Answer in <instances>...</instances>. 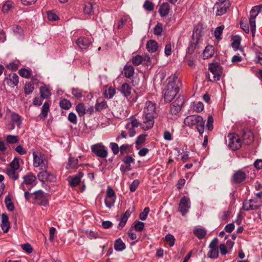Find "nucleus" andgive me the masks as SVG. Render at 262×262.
Segmentation results:
<instances>
[{
  "mask_svg": "<svg viewBox=\"0 0 262 262\" xmlns=\"http://www.w3.org/2000/svg\"><path fill=\"white\" fill-rule=\"evenodd\" d=\"M194 110L196 112H201L204 109V105L202 102H199L194 106Z\"/></svg>",
  "mask_w": 262,
  "mask_h": 262,
  "instance_id": "obj_64",
  "label": "nucleus"
},
{
  "mask_svg": "<svg viewBox=\"0 0 262 262\" xmlns=\"http://www.w3.org/2000/svg\"><path fill=\"white\" fill-rule=\"evenodd\" d=\"M209 70L213 75V79H209V81H217L220 80L223 73V68L217 62L212 63L209 64Z\"/></svg>",
  "mask_w": 262,
  "mask_h": 262,
  "instance_id": "obj_8",
  "label": "nucleus"
},
{
  "mask_svg": "<svg viewBox=\"0 0 262 262\" xmlns=\"http://www.w3.org/2000/svg\"><path fill=\"white\" fill-rule=\"evenodd\" d=\"M169 5L167 3H164L160 6L159 9V13L162 17L167 16L169 12Z\"/></svg>",
  "mask_w": 262,
  "mask_h": 262,
  "instance_id": "obj_21",
  "label": "nucleus"
},
{
  "mask_svg": "<svg viewBox=\"0 0 262 262\" xmlns=\"http://www.w3.org/2000/svg\"><path fill=\"white\" fill-rule=\"evenodd\" d=\"M125 248V244L123 242L120 238H118L115 241L114 244V249L116 251H121L124 250Z\"/></svg>",
  "mask_w": 262,
  "mask_h": 262,
  "instance_id": "obj_23",
  "label": "nucleus"
},
{
  "mask_svg": "<svg viewBox=\"0 0 262 262\" xmlns=\"http://www.w3.org/2000/svg\"><path fill=\"white\" fill-rule=\"evenodd\" d=\"M48 176V172L45 169V171L40 172L38 174V179L42 182L47 181V178Z\"/></svg>",
  "mask_w": 262,
  "mask_h": 262,
  "instance_id": "obj_55",
  "label": "nucleus"
},
{
  "mask_svg": "<svg viewBox=\"0 0 262 262\" xmlns=\"http://www.w3.org/2000/svg\"><path fill=\"white\" fill-rule=\"evenodd\" d=\"M184 122L185 125L190 127L196 125L198 131L200 135H202L204 133L205 120L202 116L196 115L188 116L184 119Z\"/></svg>",
  "mask_w": 262,
  "mask_h": 262,
  "instance_id": "obj_2",
  "label": "nucleus"
},
{
  "mask_svg": "<svg viewBox=\"0 0 262 262\" xmlns=\"http://www.w3.org/2000/svg\"><path fill=\"white\" fill-rule=\"evenodd\" d=\"M23 249L28 253H31L33 251V248L30 244L27 243L21 245Z\"/></svg>",
  "mask_w": 262,
  "mask_h": 262,
  "instance_id": "obj_62",
  "label": "nucleus"
},
{
  "mask_svg": "<svg viewBox=\"0 0 262 262\" xmlns=\"http://www.w3.org/2000/svg\"><path fill=\"white\" fill-rule=\"evenodd\" d=\"M229 148L232 150H236L242 146V141L238 135L235 133L229 134L226 140Z\"/></svg>",
  "mask_w": 262,
  "mask_h": 262,
  "instance_id": "obj_5",
  "label": "nucleus"
},
{
  "mask_svg": "<svg viewBox=\"0 0 262 262\" xmlns=\"http://www.w3.org/2000/svg\"><path fill=\"white\" fill-rule=\"evenodd\" d=\"M208 256L211 258H217L219 256V250L218 249H210L208 253Z\"/></svg>",
  "mask_w": 262,
  "mask_h": 262,
  "instance_id": "obj_48",
  "label": "nucleus"
},
{
  "mask_svg": "<svg viewBox=\"0 0 262 262\" xmlns=\"http://www.w3.org/2000/svg\"><path fill=\"white\" fill-rule=\"evenodd\" d=\"M68 120L73 124H76L77 118L76 114L73 112L70 113L68 116Z\"/></svg>",
  "mask_w": 262,
  "mask_h": 262,
  "instance_id": "obj_57",
  "label": "nucleus"
},
{
  "mask_svg": "<svg viewBox=\"0 0 262 262\" xmlns=\"http://www.w3.org/2000/svg\"><path fill=\"white\" fill-rule=\"evenodd\" d=\"M16 170L11 169L10 168L6 169V173L10 178L14 180H16L19 178V174L16 171Z\"/></svg>",
  "mask_w": 262,
  "mask_h": 262,
  "instance_id": "obj_37",
  "label": "nucleus"
},
{
  "mask_svg": "<svg viewBox=\"0 0 262 262\" xmlns=\"http://www.w3.org/2000/svg\"><path fill=\"white\" fill-rule=\"evenodd\" d=\"M11 169L18 170L19 168V159L15 158L10 163Z\"/></svg>",
  "mask_w": 262,
  "mask_h": 262,
  "instance_id": "obj_45",
  "label": "nucleus"
},
{
  "mask_svg": "<svg viewBox=\"0 0 262 262\" xmlns=\"http://www.w3.org/2000/svg\"><path fill=\"white\" fill-rule=\"evenodd\" d=\"M6 141L9 144H14L18 142V138L17 136L9 135L6 137Z\"/></svg>",
  "mask_w": 262,
  "mask_h": 262,
  "instance_id": "obj_41",
  "label": "nucleus"
},
{
  "mask_svg": "<svg viewBox=\"0 0 262 262\" xmlns=\"http://www.w3.org/2000/svg\"><path fill=\"white\" fill-rule=\"evenodd\" d=\"M194 234L199 239L203 238L206 235V231L204 229L198 228L194 230Z\"/></svg>",
  "mask_w": 262,
  "mask_h": 262,
  "instance_id": "obj_36",
  "label": "nucleus"
},
{
  "mask_svg": "<svg viewBox=\"0 0 262 262\" xmlns=\"http://www.w3.org/2000/svg\"><path fill=\"white\" fill-rule=\"evenodd\" d=\"M139 125V121L136 119H133L131 120L130 123H127L125 125V128L126 129H130L131 127L134 128L135 127H138Z\"/></svg>",
  "mask_w": 262,
  "mask_h": 262,
  "instance_id": "obj_51",
  "label": "nucleus"
},
{
  "mask_svg": "<svg viewBox=\"0 0 262 262\" xmlns=\"http://www.w3.org/2000/svg\"><path fill=\"white\" fill-rule=\"evenodd\" d=\"M78 163V160L77 158L70 157L69 159L68 164L73 168H77L76 166Z\"/></svg>",
  "mask_w": 262,
  "mask_h": 262,
  "instance_id": "obj_61",
  "label": "nucleus"
},
{
  "mask_svg": "<svg viewBox=\"0 0 262 262\" xmlns=\"http://www.w3.org/2000/svg\"><path fill=\"white\" fill-rule=\"evenodd\" d=\"M91 150L93 153L101 158H105L108 155L107 149L102 143L92 145Z\"/></svg>",
  "mask_w": 262,
  "mask_h": 262,
  "instance_id": "obj_9",
  "label": "nucleus"
},
{
  "mask_svg": "<svg viewBox=\"0 0 262 262\" xmlns=\"http://www.w3.org/2000/svg\"><path fill=\"white\" fill-rule=\"evenodd\" d=\"M213 117L210 115L208 116V118H207V125H206V127L208 130L211 131L213 129Z\"/></svg>",
  "mask_w": 262,
  "mask_h": 262,
  "instance_id": "obj_56",
  "label": "nucleus"
},
{
  "mask_svg": "<svg viewBox=\"0 0 262 262\" xmlns=\"http://www.w3.org/2000/svg\"><path fill=\"white\" fill-rule=\"evenodd\" d=\"M4 81L11 88H14L18 84L19 77L16 73H11L5 77Z\"/></svg>",
  "mask_w": 262,
  "mask_h": 262,
  "instance_id": "obj_14",
  "label": "nucleus"
},
{
  "mask_svg": "<svg viewBox=\"0 0 262 262\" xmlns=\"http://www.w3.org/2000/svg\"><path fill=\"white\" fill-rule=\"evenodd\" d=\"M15 150L20 155H24L27 153L26 150L21 145H17L15 147Z\"/></svg>",
  "mask_w": 262,
  "mask_h": 262,
  "instance_id": "obj_63",
  "label": "nucleus"
},
{
  "mask_svg": "<svg viewBox=\"0 0 262 262\" xmlns=\"http://www.w3.org/2000/svg\"><path fill=\"white\" fill-rule=\"evenodd\" d=\"M124 73L126 78H130L134 74V67L131 65H125L124 67Z\"/></svg>",
  "mask_w": 262,
  "mask_h": 262,
  "instance_id": "obj_24",
  "label": "nucleus"
},
{
  "mask_svg": "<svg viewBox=\"0 0 262 262\" xmlns=\"http://www.w3.org/2000/svg\"><path fill=\"white\" fill-rule=\"evenodd\" d=\"M114 155H116L119 153V147L116 143L111 142L109 145Z\"/></svg>",
  "mask_w": 262,
  "mask_h": 262,
  "instance_id": "obj_49",
  "label": "nucleus"
},
{
  "mask_svg": "<svg viewBox=\"0 0 262 262\" xmlns=\"http://www.w3.org/2000/svg\"><path fill=\"white\" fill-rule=\"evenodd\" d=\"M128 219V217L127 216H125L123 214H121V215L120 216V222H119L118 227H117L118 230H121L123 228V227L125 226Z\"/></svg>",
  "mask_w": 262,
  "mask_h": 262,
  "instance_id": "obj_40",
  "label": "nucleus"
},
{
  "mask_svg": "<svg viewBox=\"0 0 262 262\" xmlns=\"http://www.w3.org/2000/svg\"><path fill=\"white\" fill-rule=\"evenodd\" d=\"M33 166L35 167H41V169H46L48 167V161L45 155L39 152L38 154L33 152Z\"/></svg>",
  "mask_w": 262,
  "mask_h": 262,
  "instance_id": "obj_7",
  "label": "nucleus"
},
{
  "mask_svg": "<svg viewBox=\"0 0 262 262\" xmlns=\"http://www.w3.org/2000/svg\"><path fill=\"white\" fill-rule=\"evenodd\" d=\"M108 107L107 102L105 100L99 102L98 100H97L95 105V109L96 112H100L106 108Z\"/></svg>",
  "mask_w": 262,
  "mask_h": 262,
  "instance_id": "obj_26",
  "label": "nucleus"
},
{
  "mask_svg": "<svg viewBox=\"0 0 262 262\" xmlns=\"http://www.w3.org/2000/svg\"><path fill=\"white\" fill-rule=\"evenodd\" d=\"M76 111L79 117L84 116L86 114V108L84 103H78L76 106Z\"/></svg>",
  "mask_w": 262,
  "mask_h": 262,
  "instance_id": "obj_28",
  "label": "nucleus"
},
{
  "mask_svg": "<svg viewBox=\"0 0 262 262\" xmlns=\"http://www.w3.org/2000/svg\"><path fill=\"white\" fill-rule=\"evenodd\" d=\"M132 88L131 86L127 83H124L120 89V91L122 94L124 95L126 97L129 96L132 93Z\"/></svg>",
  "mask_w": 262,
  "mask_h": 262,
  "instance_id": "obj_19",
  "label": "nucleus"
},
{
  "mask_svg": "<svg viewBox=\"0 0 262 262\" xmlns=\"http://www.w3.org/2000/svg\"><path fill=\"white\" fill-rule=\"evenodd\" d=\"M179 84H180V81L176 76L173 75L169 77L168 83L163 91L164 99L166 102H171L179 93Z\"/></svg>",
  "mask_w": 262,
  "mask_h": 262,
  "instance_id": "obj_1",
  "label": "nucleus"
},
{
  "mask_svg": "<svg viewBox=\"0 0 262 262\" xmlns=\"http://www.w3.org/2000/svg\"><path fill=\"white\" fill-rule=\"evenodd\" d=\"M106 88L104 93L105 97L108 99L112 98L116 93L115 89L113 88L112 86H109L108 88L107 86Z\"/></svg>",
  "mask_w": 262,
  "mask_h": 262,
  "instance_id": "obj_33",
  "label": "nucleus"
},
{
  "mask_svg": "<svg viewBox=\"0 0 262 262\" xmlns=\"http://www.w3.org/2000/svg\"><path fill=\"white\" fill-rule=\"evenodd\" d=\"M229 7V4L226 0H219L214 6L213 9L216 11V15L221 16L225 14Z\"/></svg>",
  "mask_w": 262,
  "mask_h": 262,
  "instance_id": "obj_10",
  "label": "nucleus"
},
{
  "mask_svg": "<svg viewBox=\"0 0 262 262\" xmlns=\"http://www.w3.org/2000/svg\"><path fill=\"white\" fill-rule=\"evenodd\" d=\"M159 45L154 40H148V52L155 53L158 51Z\"/></svg>",
  "mask_w": 262,
  "mask_h": 262,
  "instance_id": "obj_22",
  "label": "nucleus"
},
{
  "mask_svg": "<svg viewBox=\"0 0 262 262\" xmlns=\"http://www.w3.org/2000/svg\"><path fill=\"white\" fill-rule=\"evenodd\" d=\"M246 177V173L242 169H241L233 173L231 178V182L234 184H239L244 182Z\"/></svg>",
  "mask_w": 262,
  "mask_h": 262,
  "instance_id": "obj_12",
  "label": "nucleus"
},
{
  "mask_svg": "<svg viewBox=\"0 0 262 262\" xmlns=\"http://www.w3.org/2000/svg\"><path fill=\"white\" fill-rule=\"evenodd\" d=\"M33 204L47 207L49 205V194L43 192L42 190H38L33 193Z\"/></svg>",
  "mask_w": 262,
  "mask_h": 262,
  "instance_id": "obj_3",
  "label": "nucleus"
},
{
  "mask_svg": "<svg viewBox=\"0 0 262 262\" xmlns=\"http://www.w3.org/2000/svg\"><path fill=\"white\" fill-rule=\"evenodd\" d=\"M198 42V38L196 41L193 40V41H191L189 43V47L187 48V53L188 54H192L194 53L195 49L197 48Z\"/></svg>",
  "mask_w": 262,
  "mask_h": 262,
  "instance_id": "obj_35",
  "label": "nucleus"
},
{
  "mask_svg": "<svg viewBox=\"0 0 262 262\" xmlns=\"http://www.w3.org/2000/svg\"><path fill=\"white\" fill-rule=\"evenodd\" d=\"M165 241L168 243L170 247H172L174 245L175 238L173 235L170 234H167L165 236Z\"/></svg>",
  "mask_w": 262,
  "mask_h": 262,
  "instance_id": "obj_47",
  "label": "nucleus"
},
{
  "mask_svg": "<svg viewBox=\"0 0 262 262\" xmlns=\"http://www.w3.org/2000/svg\"><path fill=\"white\" fill-rule=\"evenodd\" d=\"M214 53V48L212 46H207L203 52L204 59H208L213 56Z\"/></svg>",
  "mask_w": 262,
  "mask_h": 262,
  "instance_id": "obj_20",
  "label": "nucleus"
},
{
  "mask_svg": "<svg viewBox=\"0 0 262 262\" xmlns=\"http://www.w3.org/2000/svg\"><path fill=\"white\" fill-rule=\"evenodd\" d=\"M5 203L6 204V206L7 209L10 211H13L14 209V205L13 203L11 200V198L9 195H8L6 196L5 199Z\"/></svg>",
  "mask_w": 262,
  "mask_h": 262,
  "instance_id": "obj_29",
  "label": "nucleus"
},
{
  "mask_svg": "<svg viewBox=\"0 0 262 262\" xmlns=\"http://www.w3.org/2000/svg\"><path fill=\"white\" fill-rule=\"evenodd\" d=\"M7 149L5 143L3 141L0 139V160L2 161H5V158L2 157V155H4Z\"/></svg>",
  "mask_w": 262,
  "mask_h": 262,
  "instance_id": "obj_44",
  "label": "nucleus"
},
{
  "mask_svg": "<svg viewBox=\"0 0 262 262\" xmlns=\"http://www.w3.org/2000/svg\"><path fill=\"white\" fill-rule=\"evenodd\" d=\"M72 104L70 100L63 98L60 100L59 106L62 109L69 110L71 107Z\"/></svg>",
  "mask_w": 262,
  "mask_h": 262,
  "instance_id": "obj_32",
  "label": "nucleus"
},
{
  "mask_svg": "<svg viewBox=\"0 0 262 262\" xmlns=\"http://www.w3.org/2000/svg\"><path fill=\"white\" fill-rule=\"evenodd\" d=\"M83 12L85 14L88 15L94 14V7L92 3L88 2L84 5Z\"/></svg>",
  "mask_w": 262,
  "mask_h": 262,
  "instance_id": "obj_27",
  "label": "nucleus"
},
{
  "mask_svg": "<svg viewBox=\"0 0 262 262\" xmlns=\"http://www.w3.org/2000/svg\"><path fill=\"white\" fill-rule=\"evenodd\" d=\"M240 43H241V38L238 36H235L233 39V41L232 43V47L235 50H237L239 48Z\"/></svg>",
  "mask_w": 262,
  "mask_h": 262,
  "instance_id": "obj_53",
  "label": "nucleus"
},
{
  "mask_svg": "<svg viewBox=\"0 0 262 262\" xmlns=\"http://www.w3.org/2000/svg\"><path fill=\"white\" fill-rule=\"evenodd\" d=\"M34 90V85L33 83L28 82L25 84L24 88V92L26 95L31 94Z\"/></svg>",
  "mask_w": 262,
  "mask_h": 262,
  "instance_id": "obj_39",
  "label": "nucleus"
},
{
  "mask_svg": "<svg viewBox=\"0 0 262 262\" xmlns=\"http://www.w3.org/2000/svg\"><path fill=\"white\" fill-rule=\"evenodd\" d=\"M80 181L81 180L80 179L79 177H77L75 176L70 181L69 184L71 187H74L77 186L79 184Z\"/></svg>",
  "mask_w": 262,
  "mask_h": 262,
  "instance_id": "obj_52",
  "label": "nucleus"
},
{
  "mask_svg": "<svg viewBox=\"0 0 262 262\" xmlns=\"http://www.w3.org/2000/svg\"><path fill=\"white\" fill-rule=\"evenodd\" d=\"M184 103L183 96H179L175 101L170 105V112L172 115H177L181 110L182 105Z\"/></svg>",
  "mask_w": 262,
  "mask_h": 262,
  "instance_id": "obj_11",
  "label": "nucleus"
},
{
  "mask_svg": "<svg viewBox=\"0 0 262 262\" xmlns=\"http://www.w3.org/2000/svg\"><path fill=\"white\" fill-rule=\"evenodd\" d=\"M84 91L79 88H73L72 89V94L76 98L80 99L84 96Z\"/></svg>",
  "mask_w": 262,
  "mask_h": 262,
  "instance_id": "obj_31",
  "label": "nucleus"
},
{
  "mask_svg": "<svg viewBox=\"0 0 262 262\" xmlns=\"http://www.w3.org/2000/svg\"><path fill=\"white\" fill-rule=\"evenodd\" d=\"M160 109L156 107V104L148 101V129L153 127L155 123L154 119L158 117Z\"/></svg>",
  "mask_w": 262,
  "mask_h": 262,
  "instance_id": "obj_6",
  "label": "nucleus"
},
{
  "mask_svg": "<svg viewBox=\"0 0 262 262\" xmlns=\"http://www.w3.org/2000/svg\"><path fill=\"white\" fill-rule=\"evenodd\" d=\"M224 29V26L222 25L217 27L214 31V36L216 39H219L220 35L222 34Z\"/></svg>",
  "mask_w": 262,
  "mask_h": 262,
  "instance_id": "obj_60",
  "label": "nucleus"
},
{
  "mask_svg": "<svg viewBox=\"0 0 262 262\" xmlns=\"http://www.w3.org/2000/svg\"><path fill=\"white\" fill-rule=\"evenodd\" d=\"M11 119L14 124H15L18 127H20L21 124V116L20 115L13 112L11 115Z\"/></svg>",
  "mask_w": 262,
  "mask_h": 262,
  "instance_id": "obj_25",
  "label": "nucleus"
},
{
  "mask_svg": "<svg viewBox=\"0 0 262 262\" xmlns=\"http://www.w3.org/2000/svg\"><path fill=\"white\" fill-rule=\"evenodd\" d=\"M143 61V57L140 55H136L132 58V63L134 66H138Z\"/></svg>",
  "mask_w": 262,
  "mask_h": 262,
  "instance_id": "obj_50",
  "label": "nucleus"
},
{
  "mask_svg": "<svg viewBox=\"0 0 262 262\" xmlns=\"http://www.w3.org/2000/svg\"><path fill=\"white\" fill-rule=\"evenodd\" d=\"M257 16V11H255L254 9L251 12H250V16L249 17V23L251 27V31L252 36L254 37L256 31L255 19Z\"/></svg>",
  "mask_w": 262,
  "mask_h": 262,
  "instance_id": "obj_16",
  "label": "nucleus"
},
{
  "mask_svg": "<svg viewBox=\"0 0 262 262\" xmlns=\"http://www.w3.org/2000/svg\"><path fill=\"white\" fill-rule=\"evenodd\" d=\"M40 97L42 99H47L50 95L51 93L49 89L46 86H41L40 88Z\"/></svg>",
  "mask_w": 262,
  "mask_h": 262,
  "instance_id": "obj_30",
  "label": "nucleus"
},
{
  "mask_svg": "<svg viewBox=\"0 0 262 262\" xmlns=\"http://www.w3.org/2000/svg\"><path fill=\"white\" fill-rule=\"evenodd\" d=\"M257 201L250 200L245 201L243 204V209L245 211L257 210L261 206V204H257Z\"/></svg>",
  "mask_w": 262,
  "mask_h": 262,
  "instance_id": "obj_13",
  "label": "nucleus"
},
{
  "mask_svg": "<svg viewBox=\"0 0 262 262\" xmlns=\"http://www.w3.org/2000/svg\"><path fill=\"white\" fill-rule=\"evenodd\" d=\"M13 2L10 1L6 2L3 5L2 12L4 13H8L13 7Z\"/></svg>",
  "mask_w": 262,
  "mask_h": 262,
  "instance_id": "obj_38",
  "label": "nucleus"
},
{
  "mask_svg": "<svg viewBox=\"0 0 262 262\" xmlns=\"http://www.w3.org/2000/svg\"><path fill=\"white\" fill-rule=\"evenodd\" d=\"M116 198H105L104 203L105 206L108 208H111L115 202Z\"/></svg>",
  "mask_w": 262,
  "mask_h": 262,
  "instance_id": "obj_43",
  "label": "nucleus"
},
{
  "mask_svg": "<svg viewBox=\"0 0 262 262\" xmlns=\"http://www.w3.org/2000/svg\"><path fill=\"white\" fill-rule=\"evenodd\" d=\"M47 13L48 18L50 21H55L59 19L58 16L52 11H49Z\"/></svg>",
  "mask_w": 262,
  "mask_h": 262,
  "instance_id": "obj_59",
  "label": "nucleus"
},
{
  "mask_svg": "<svg viewBox=\"0 0 262 262\" xmlns=\"http://www.w3.org/2000/svg\"><path fill=\"white\" fill-rule=\"evenodd\" d=\"M18 74L23 77L29 78L32 75V71L31 70H28L25 68H21L19 70Z\"/></svg>",
  "mask_w": 262,
  "mask_h": 262,
  "instance_id": "obj_34",
  "label": "nucleus"
},
{
  "mask_svg": "<svg viewBox=\"0 0 262 262\" xmlns=\"http://www.w3.org/2000/svg\"><path fill=\"white\" fill-rule=\"evenodd\" d=\"M146 135L144 134H142L139 135L138 138H137L135 143L136 144V147H137L138 145H141L143 142H144L145 139H146ZM137 149H139V148L137 147Z\"/></svg>",
  "mask_w": 262,
  "mask_h": 262,
  "instance_id": "obj_54",
  "label": "nucleus"
},
{
  "mask_svg": "<svg viewBox=\"0 0 262 262\" xmlns=\"http://www.w3.org/2000/svg\"><path fill=\"white\" fill-rule=\"evenodd\" d=\"M163 31V25L158 23L154 28V32L156 35H161Z\"/></svg>",
  "mask_w": 262,
  "mask_h": 262,
  "instance_id": "obj_46",
  "label": "nucleus"
},
{
  "mask_svg": "<svg viewBox=\"0 0 262 262\" xmlns=\"http://www.w3.org/2000/svg\"><path fill=\"white\" fill-rule=\"evenodd\" d=\"M144 223L142 222L136 221L134 222V228L137 232L142 231L144 228Z\"/></svg>",
  "mask_w": 262,
  "mask_h": 262,
  "instance_id": "obj_42",
  "label": "nucleus"
},
{
  "mask_svg": "<svg viewBox=\"0 0 262 262\" xmlns=\"http://www.w3.org/2000/svg\"><path fill=\"white\" fill-rule=\"evenodd\" d=\"M105 198H116L115 191L110 186L107 187Z\"/></svg>",
  "mask_w": 262,
  "mask_h": 262,
  "instance_id": "obj_58",
  "label": "nucleus"
},
{
  "mask_svg": "<svg viewBox=\"0 0 262 262\" xmlns=\"http://www.w3.org/2000/svg\"><path fill=\"white\" fill-rule=\"evenodd\" d=\"M49 111L50 104L49 102H45L41 107V112L39 115L40 118L43 120H45V119L47 117Z\"/></svg>",
  "mask_w": 262,
  "mask_h": 262,
  "instance_id": "obj_18",
  "label": "nucleus"
},
{
  "mask_svg": "<svg viewBox=\"0 0 262 262\" xmlns=\"http://www.w3.org/2000/svg\"><path fill=\"white\" fill-rule=\"evenodd\" d=\"M37 184L36 178L32 172H29L23 177V181L20 188L24 191L30 190Z\"/></svg>",
  "mask_w": 262,
  "mask_h": 262,
  "instance_id": "obj_4",
  "label": "nucleus"
},
{
  "mask_svg": "<svg viewBox=\"0 0 262 262\" xmlns=\"http://www.w3.org/2000/svg\"><path fill=\"white\" fill-rule=\"evenodd\" d=\"M76 43L81 49H86L92 44V41L87 37H80L76 40Z\"/></svg>",
  "mask_w": 262,
  "mask_h": 262,
  "instance_id": "obj_17",
  "label": "nucleus"
},
{
  "mask_svg": "<svg viewBox=\"0 0 262 262\" xmlns=\"http://www.w3.org/2000/svg\"><path fill=\"white\" fill-rule=\"evenodd\" d=\"M189 199L186 196H184L182 198L179 203V211L182 213V215H184L190 208L189 205Z\"/></svg>",
  "mask_w": 262,
  "mask_h": 262,
  "instance_id": "obj_15",
  "label": "nucleus"
}]
</instances>
